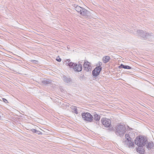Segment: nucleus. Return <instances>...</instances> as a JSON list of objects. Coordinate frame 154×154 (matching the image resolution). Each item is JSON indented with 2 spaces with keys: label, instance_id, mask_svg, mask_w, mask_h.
Wrapping results in <instances>:
<instances>
[{
  "label": "nucleus",
  "instance_id": "1",
  "mask_svg": "<svg viewBox=\"0 0 154 154\" xmlns=\"http://www.w3.org/2000/svg\"><path fill=\"white\" fill-rule=\"evenodd\" d=\"M135 143L138 146V148H136L137 151L140 154H143L144 150L143 146L148 143L146 139L143 136H138L135 140Z\"/></svg>",
  "mask_w": 154,
  "mask_h": 154
},
{
  "label": "nucleus",
  "instance_id": "2",
  "mask_svg": "<svg viewBox=\"0 0 154 154\" xmlns=\"http://www.w3.org/2000/svg\"><path fill=\"white\" fill-rule=\"evenodd\" d=\"M114 131L116 135L122 136L125 133L126 128L125 126L123 125H118L115 127Z\"/></svg>",
  "mask_w": 154,
  "mask_h": 154
},
{
  "label": "nucleus",
  "instance_id": "3",
  "mask_svg": "<svg viewBox=\"0 0 154 154\" xmlns=\"http://www.w3.org/2000/svg\"><path fill=\"white\" fill-rule=\"evenodd\" d=\"M81 116L85 122H92L93 120V117L89 112L82 113Z\"/></svg>",
  "mask_w": 154,
  "mask_h": 154
},
{
  "label": "nucleus",
  "instance_id": "4",
  "mask_svg": "<svg viewBox=\"0 0 154 154\" xmlns=\"http://www.w3.org/2000/svg\"><path fill=\"white\" fill-rule=\"evenodd\" d=\"M80 14L84 17L86 18L90 17L91 15L90 12L85 8H83Z\"/></svg>",
  "mask_w": 154,
  "mask_h": 154
},
{
  "label": "nucleus",
  "instance_id": "5",
  "mask_svg": "<svg viewBox=\"0 0 154 154\" xmlns=\"http://www.w3.org/2000/svg\"><path fill=\"white\" fill-rule=\"evenodd\" d=\"M101 122L103 124L107 127L109 126L111 123V121L110 119L105 118L102 119Z\"/></svg>",
  "mask_w": 154,
  "mask_h": 154
},
{
  "label": "nucleus",
  "instance_id": "6",
  "mask_svg": "<svg viewBox=\"0 0 154 154\" xmlns=\"http://www.w3.org/2000/svg\"><path fill=\"white\" fill-rule=\"evenodd\" d=\"M137 33L138 35H139L143 38H146L149 35V34L146 33V32H144L142 30H138Z\"/></svg>",
  "mask_w": 154,
  "mask_h": 154
},
{
  "label": "nucleus",
  "instance_id": "7",
  "mask_svg": "<svg viewBox=\"0 0 154 154\" xmlns=\"http://www.w3.org/2000/svg\"><path fill=\"white\" fill-rule=\"evenodd\" d=\"M97 66L92 71V74L95 76L98 75L102 69V67Z\"/></svg>",
  "mask_w": 154,
  "mask_h": 154
},
{
  "label": "nucleus",
  "instance_id": "8",
  "mask_svg": "<svg viewBox=\"0 0 154 154\" xmlns=\"http://www.w3.org/2000/svg\"><path fill=\"white\" fill-rule=\"evenodd\" d=\"M73 69L75 71L80 72L82 69V65L80 63L77 64L75 63L74 65L73 66Z\"/></svg>",
  "mask_w": 154,
  "mask_h": 154
},
{
  "label": "nucleus",
  "instance_id": "9",
  "mask_svg": "<svg viewBox=\"0 0 154 154\" xmlns=\"http://www.w3.org/2000/svg\"><path fill=\"white\" fill-rule=\"evenodd\" d=\"M42 82L44 84H48L51 83V81L49 79L44 78L42 80Z\"/></svg>",
  "mask_w": 154,
  "mask_h": 154
},
{
  "label": "nucleus",
  "instance_id": "10",
  "mask_svg": "<svg viewBox=\"0 0 154 154\" xmlns=\"http://www.w3.org/2000/svg\"><path fill=\"white\" fill-rule=\"evenodd\" d=\"M83 67L84 68V70L86 71H88L90 70H91V66H88L86 65V62L85 61L83 65Z\"/></svg>",
  "mask_w": 154,
  "mask_h": 154
},
{
  "label": "nucleus",
  "instance_id": "11",
  "mask_svg": "<svg viewBox=\"0 0 154 154\" xmlns=\"http://www.w3.org/2000/svg\"><path fill=\"white\" fill-rule=\"evenodd\" d=\"M75 5L74 6V7L75 8V9L78 13H80L82 11L83 8L78 5L75 6Z\"/></svg>",
  "mask_w": 154,
  "mask_h": 154
},
{
  "label": "nucleus",
  "instance_id": "12",
  "mask_svg": "<svg viewBox=\"0 0 154 154\" xmlns=\"http://www.w3.org/2000/svg\"><path fill=\"white\" fill-rule=\"evenodd\" d=\"M63 79L64 82L67 83H68L71 81V80L70 78H68L65 76H63Z\"/></svg>",
  "mask_w": 154,
  "mask_h": 154
},
{
  "label": "nucleus",
  "instance_id": "13",
  "mask_svg": "<svg viewBox=\"0 0 154 154\" xmlns=\"http://www.w3.org/2000/svg\"><path fill=\"white\" fill-rule=\"evenodd\" d=\"M110 59V57L109 56H106L103 57V61L104 63H106L109 61Z\"/></svg>",
  "mask_w": 154,
  "mask_h": 154
},
{
  "label": "nucleus",
  "instance_id": "14",
  "mask_svg": "<svg viewBox=\"0 0 154 154\" xmlns=\"http://www.w3.org/2000/svg\"><path fill=\"white\" fill-rule=\"evenodd\" d=\"M67 61H68L69 62L70 60L69 59L68 60H67ZM75 63H73L72 62H68V63H66V65L67 66H69L71 67H72L73 68V66L74 65Z\"/></svg>",
  "mask_w": 154,
  "mask_h": 154
},
{
  "label": "nucleus",
  "instance_id": "15",
  "mask_svg": "<svg viewBox=\"0 0 154 154\" xmlns=\"http://www.w3.org/2000/svg\"><path fill=\"white\" fill-rule=\"evenodd\" d=\"M71 108L72 110V112L76 114H78L79 112L77 110V108L76 106H71Z\"/></svg>",
  "mask_w": 154,
  "mask_h": 154
},
{
  "label": "nucleus",
  "instance_id": "16",
  "mask_svg": "<svg viewBox=\"0 0 154 154\" xmlns=\"http://www.w3.org/2000/svg\"><path fill=\"white\" fill-rule=\"evenodd\" d=\"M119 68H121L125 69H131V67L128 66H125L122 64H121L120 66H119Z\"/></svg>",
  "mask_w": 154,
  "mask_h": 154
},
{
  "label": "nucleus",
  "instance_id": "17",
  "mask_svg": "<svg viewBox=\"0 0 154 154\" xmlns=\"http://www.w3.org/2000/svg\"><path fill=\"white\" fill-rule=\"evenodd\" d=\"M100 118V115H98L96 113H95L93 119H94V120L96 121H98L99 120Z\"/></svg>",
  "mask_w": 154,
  "mask_h": 154
},
{
  "label": "nucleus",
  "instance_id": "18",
  "mask_svg": "<svg viewBox=\"0 0 154 154\" xmlns=\"http://www.w3.org/2000/svg\"><path fill=\"white\" fill-rule=\"evenodd\" d=\"M146 147L148 149H151L153 146V144L152 143L149 142L146 145Z\"/></svg>",
  "mask_w": 154,
  "mask_h": 154
},
{
  "label": "nucleus",
  "instance_id": "19",
  "mask_svg": "<svg viewBox=\"0 0 154 154\" xmlns=\"http://www.w3.org/2000/svg\"><path fill=\"white\" fill-rule=\"evenodd\" d=\"M126 140H128L130 138H131L129 137V136L128 134H126L125 135Z\"/></svg>",
  "mask_w": 154,
  "mask_h": 154
},
{
  "label": "nucleus",
  "instance_id": "20",
  "mask_svg": "<svg viewBox=\"0 0 154 154\" xmlns=\"http://www.w3.org/2000/svg\"><path fill=\"white\" fill-rule=\"evenodd\" d=\"M134 142H132L129 143V144H128V145L129 147H131L132 148L134 146Z\"/></svg>",
  "mask_w": 154,
  "mask_h": 154
},
{
  "label": "nucleus",
  "instance_id": "21",
  "mask_svg": "<svg viewBox=\"0 0 154 154\" xmlns=\"http://www.w3.org/2000/svg\"><path fill=\"white\" fill-rule=\"evenodd\" d=\"M124 142V144L127 146L128 145V140H125Z\"/></svg>",
  "mask_w": 154,
  "mask_h": 154
},
{
  "label": "nucleus",
  "instance_id": "22",
  "mask_svg": "<svg viewBox=\"0 0 154 154\" xmlns=\"http://www.w3.org/2000/svg\"><path fill=\"white\" fill-rule=\"evenodd\" d=\"M30 61L31 62L36 64L38 62V61L35 60H31Z\"/></svg>",
  "mask_w": 154,
  "mask_h": 154
},
{
  "label": "nucleus",
  "instance_id": "23",
  "mask_svg": "<svg viewBox=\"0 0 154 154\" xmlns=\"http://www.w3.org/2000/svg\"><path fill=\"white\" fill-rule=\"evenodd\" d=\"M35 133L38 134H42V132H41V131L37 130L35 132Z\"/></svg>",
  "mask_w": 154,
  "mask_h": 154
},
{
  "label": "nucleus",
  "instance_id": "24",
  "mask_svg": "<svg viewBox=\"0 0 154 154\" xmlns=\"http://www.w3.org/2000/svg\"><path fill=\"white\" fill-rule=\"evenodd\" d=\"M90 63L88 61L86 62V65L88 66H91Z\"/></svg>",
  "mask_w": 154,
  "mask_h": 154
},
{
  "label": "nucleus",
  "instance_id": "25",
  "mask_svg": "<svg viewBox=\"0 0 154 154\" xmlns=\"http://www.w3.org/2000/svg\"><path fill=\"white\" fill-rule=\"evenodd\" d=\"M56 60L58 62H60L61 61V59L58 57H57V58L56 59Z\"/></svg>",
  "mask_w": 154,
  "mask_h": 154
},
{
  "label": "nucleus",
  "instance_id": "26",
  "mask_svg": "<svg viewBox=\"0 0 154 154\" xmlns=\"http://www.w3.org/2000/svg\"><path fill=\"white\" fill-rule=\"evenodd\" d=\"M32 132L35 133L36 130L35 129H32L31 130Z\"/></svg>",
  "mask_w": 154,
  "mask_h": 154
},
{
  "label": "nucleus",
  "instance_id": "27",
  "mask_svg": "<svg viewBox=\"0 0 154 154\" xmlns=\"http://www.w3.org/2000/svg\"><path fill=\"white\" fill-rule=\"evenodd\" d=\"M98 64H99V66H98V67H100V68L102 67L101 66L102 65V63L101 62H99L98 63Z\"/></svg>",
  "mask_w": 154,
  "mask_h": 154
},
{
  "label": "nucleus",
  "instance_id": "28",
  "mask_svg": "<svg viewBox=\"0 0 154 154\" xmlns=\"http://www.w3.org/2000/svg\"><path fill=\"white\" fill-rule=\"evenodd\" d=\"M128 143H132V138H130L128 140Z\"/></svg>",
  "mask_w": 154,
  "mask_h": 154
},
{
  "label": "nucleus",
  "instance_id": "29",
  "mask_svg": "<svg viewBox=\"0 0 154 154\" xmlns=\"http://www.w3.org/2000/svg\"><path fill=\"white\" fill-rule=\"evenodd\" d=\"M109 131H111L112 130L113 128L112 127V126H109Z\"/></svg>",
  "mask_w": 154,
  "mask_h": 154
},
{
  "label": "nucleus",
  "instance_id": "30",
  "mask_svg": "<svg viewBox=\"0 0 154 154\" xmlns=\"http://www.w3.org/2000/svg\"><path fill=\"white\" fill-rule=\"evenodd\" d=\"M3 101L4 102H5V103H7V102H8V101L7 100L5 99V98H3Z\"/></svg>",
  "mask_w": 154,
  "mask_h": 154
}]
</instances>
